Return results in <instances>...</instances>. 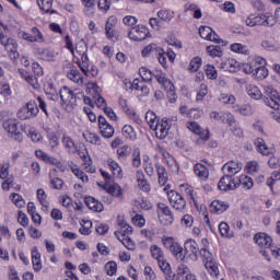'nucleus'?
<instances>
[{"instance_id": "nucleus-2", "label": "nucleus", "mask_w": 280, "mask_h": 280, "mask_svg": "<svg viewBox=\"0 0 280 280\" xmlns=\"http://www.w3.org/2000/svg\"><path fill=\"white\" fill-rule=\"evenodd\" d=\"M117 223L118 226H120V229L115 232L117 240H119V242H121V244L126 246L128 250H132V248H135V243L132 240H130L132 226H130V224H128V222H126V220H124L121 217H118Z\"/></svg>"}, {"instance_id": "nucleus-30", "label": "nucleus", "mask_w": 280, "mask_h": 280, "mask_svg": "<svg viewBox=\"0 0 280 280\" xmlns=\"http://www.w3.org/2000/svg\"><path fill=\"white\" fill-rule=\"evenodd\" d=\"M194 172L199 180H207V178H209V168L203 164H195Z\"/></svg>"}, {"instance_id": "nucleus-17", "label": "nucleus", "mask_w": 280, "mask_h": 280, "mask_svg": "<svg viewBox=\"0 0 280 280\" xmlns=\"http://www.w3.org/2000/svg\"><path fill=\"white\" fill-rule=\"evenodd\" d=\"M98 128L104 139H110L115 135V128L108 124V120L104 116H98Z\"/></svg>"}, {"instance_id": "nucleus-11", "label": "nucleus", "mask_w": 280, "mask_h": 280, "mask_svg": "<svg viewBox=\"0 0 280 280\" xmlns=\"http://www.w3.org/2000/svg\"><path fill=\"white\" fill-rule=\"evenodd\" d=\"M170 205L175 209V211H179L183 213L187 208V201L183 195L178 194L177 191L171 190L167 192Z\"/></svg>"}, {"instance_id": "nucleus-23", "label": "nucleus", "mask_w": 280, "mask_h": 280, "mask_svg": "<svg viewBox=\"0 0 280 280\" xmlns=\"http://www.w3.org/2000/svg\"><path fill=\"white\" fill-rule=\"evenodd\" d=\"M83 5V14L85 16H95V12L97 10V3L95 0H81Z\"/></svg>"}, {"instance_id": "nucleus-26", "label": "nucleus", "mask_w": 280, "mask_h": 280, "mask_svg": "<svg viewBox=\"0 0 280 280\" xmlns=\"http://www.w3.org/2000/svg\"><path fill=\"white\" fill-rule=\"evenodd\" d=\"M107 165L115 178H124V170L121 168V165L117 163V161L113 159L107 160Z\"/></svg>"}, {"instance_id": "nucleus-22", "label": "nucleus", "mask_w": 280, "mask_h": 280, "mask_svg": "<svg viewBox=\"0 0 280 280\" xmlns=\"http://www.w3.org/2000/svg\"><path fill=\"white\" fill-rule=\"evenodd\" d=\"M254 242L260 248H270V244H272V237L268 236L266 233H257L254 235Z\"/></svg>"}, {"instance_id": "nucleus-42", "label": "nucleus", "mask_w": 280, "mask_h": 280, "mask_svg": "<svg viewBox=\"0 0 280 280\" xmlns=\"http://www.w3.org/2000/svg\"><path fill=\"white\" fill-rule=\"evenodd\" d=\"M122 136L125 139H129V141L137 140V131H135V128H132L130 125H125L122 127Z\"/></svg>"}, {"instance_id": "nucleus-32", "label": "nucleus", "mask_w": 280, "mask_h": 280, "mask_svg": "<svg viewBox=\"0 0 280 280\" xmlns=\"http://www.w3.org/2000/svg\"><path fill=\"white\" fill-rule=\"evenodd\" d=\"M155 167L158 172V183L163 187L166 185L170 178L167 175V170H165V166H163L162 164H156Z\"/></svg>"}, {"instance_id": "nucleus-40", "label": "nucleus", "mask_w": 280, "mask_h": 280, "mask_svg": "<svg viewBox=\"0 0 280 280\" xmlns=\"http://www.w3.org/2000/svg\"><path fill=\"white\" fill-rule=\"evenodd\" d=\"M67 78H69L71 82H74V84H78L79 86H82V84H84V79L78 70H70L67 74Z\"/></svg>"}, {"instance_id": "nucleus-50", "label": "nucleus", "mask_w": 280, "mask_h": 280, "mask_svg": "<svg viewBox=\"0 0 280 280\" xmlns=\"http://www.w3.org/2000/svg\"><path fill=\"white\" fill-rule=\"evenodd\" d=\"M240 185H242L243 189L248 191V189H253V185H254L253 178H250L246 175H242L238 178V186Z\"/></svg>"}, {"instance_id": "nucleus-24", "label": "nucleus", "mask_w": 280, "mask_h": 280, "mask_svg": "<svg viewBox=\"0 0 280 280\" xmlns=\"http://www.w3.org/2000/svg\"><path fill=\"white\" fill-rule=\"evenodd\" d=\"M19 74L21 75V78H23V80H25V82H27V84H30V86H33V89H35V90L40 89L38 79L36 77L30 74V72H27L26 70L19 69Z\"/></svg>"}, {"instance_id": "nucleus-4", "label": "nucleus", "mask_w": 280, "mask_h": 280, "mask_svg": "<svg viewBox=\"0 0 280 280\" xmlns=\"http://www.w3.org/2000/svg\"><path fill=\"white\" fill-rule=\"evenodd\" d=\"M38 113H40V109L38 108V103H36V101H28L18 110L16 117L22 121H27V119H34L35 117H37Z\"/></svg>"}, {"instance_id": "nucleus-25", "label": "nucleus", "mask_w": 280, "mask_h": 280, "mask_svg": "<svg viewBox=\"0 0 280 280\" xmlns=\"http://www.w3.org/2000/svg\"><path fill=\"white\" fill-rule=\"evenodd\" d=\"M129 89H131V91H140L142 95L150 94V88L145 85V82L140 81L139 79H135L132 82H129Z\"/></svg>"}, {"instance_id": "nucleus-54", "label": "nucleus", "mask_w": 280, "mask_h": 280, "mask_svg": "<svg viewBox=\"0 0 280 280\" xmlns=\"http://www.w3.org/2000/svg\"><path fill=\"white\" fill-rule=\"evenodd\" d=\"M259 65H266V59H264L262 57H256L252 62H249L250 73L253 75H255V73L257 72Z\"/></svg>"}, {"instance_id": "nucleus-35", "label": "nucleus", "mask_w": 280, "mask_h": 280, "mask_svg": "<svg viewBox=\"0 0 280 280\" xmlns=\"http://www.w3.org/2000/svg\"><path fill=\"white\" fill-rule=\"evenodd\" d=\"M231 51L234 54H242L243 56H249L250 55V48L244 44L234 43L230 46Z\"/></svg>"}, {"instance_id": "nucleus-27", "label": "nucleus", "mask_w": 280, "mask_h": 280, "mask_svg": "<svg viewBox=\"0 0 280 280\" xmlns=\"http://www.w3.org/2000/svg\"><path fill=\"white\" fill-rule=\"evenodd\" d=\"M136 176L139 189L144 192L150 191L151 186L150 183H148V179H145V174L143 173V171H137Z\"/></svg>"}, {"instance_id": "nucleus-49", "label": "nucleus", "mask_w": 280, "mask_h": 280, "mask_svg": "<svg viewBox=\"0 0 280 280\" xmlns=\"http://www.w3.org/2000/svg\"><path fill=\"white\" fill-rule=\"evenodd\" d=\"M163 159H165L168 167H172L173 172H178V162H176V159L172 156L170 153L164 152L162 153Z\"/></svg>"}, {"instance_id": "nucleus-55", "label": "nucleus", "mask_w": 280, "mask_h": 280, "mask_svg": "<svg viewBox=\"0 0 280 280\" xmlns=\"http://www.w3.org/2000/svg\"><path fill=\"white\" fill-rule=\"evenodd\" d=\"M131 152L132 149L128 144L119 147L116 151L118 159H126L127 156H130Z\"/></svg>"}, {"instance_id": "nucleus-52", "label": "nucleus", "mask_w": 280, "mask_h": 280, "mask_svg": "<svg viewBox=\"0 0 280 280\" xmlns=\"http://www.w3.org/2000/svg\"><path fill=\"white\" fill-rule=\"evenodd\" d=\"M37 198L42 207H44V209L47 211V209H49V200H47V194L43 188L37 189Z\"/></svg>"}, {"instance_id": "nucleus-48", "label": "nucleus", "mask_w": 280, "mask_h": 280, "mask_svg": "<svg viewBox=\"0 0 280 280\" xmlns=\"http://www.w3.org/2000/svg\"><path fill=\"white\" fill-rule=\"evenodd\" d=\"M71 172L74 174V176H77V178H79V180L83 183H89V175H86V173L80 170L78 165L72 164Z\"/></svg>"}, {"instance_id": "nucleus-47", "label": "nucleus", "mask_w": 280, "mask_h": 280, "mask_svg": "<svg viewBox=\"0 0 280 280\" xmlns=\"http://www.w3.org/2000/svg\"><path fill=\"white\" fill-rule=\"evenodd\" d=\"M56 173V170L50 171L49 178H50V187L51 189H61L62 185H65V182H62L61 178L54 177V174Z\"/></svg>"}, {"instance_id": "nucleus-15", "label": "nucleus", "mask_w": 280, "mask_h": 280, "mask_svg": "<svg viewBox=\"0 0 280 280\" xmlns=\"http://www.w3.org/2000/svg\"><path fill=\"white\" fill-rule=\"evenodd\" d=\"M187 128L190 130V132L198 135L199 139L197 140V143L199 145H202L206 141H209V129H202L198 122H188Z\"/></svg>"}, {"instance_id": "nucleus-14", "label": "nucleus", "mask_w": 280, "mask_h": 280, "mask_svg": "<svg viewBox=\"0 0 280 280\" xmlns=\"http://www.w3.org/2000/svg\"><path fill=\"white\" fill-rule=\"evenodd\" d=\"M3 129L8 135H11L12 138H14L15 141H23V136L21 132H19V124L16 122V119L9 118L3 121Z\"/></svg>"}, {"instance_id": "nucleus-41", "label": "nucleus", "mask_w": 280, "mask_h": 280, "mask_svg": "<svg viewBox=\"0 0 280 280\" xmlns=\"http://www.w3.org/2000/svg\"><path fill=\"white\" fill-rule=\"evenodd\" d=\"M143 170L147 176L149 177L154 176V164L152 163V160L148 155H144L143 158Z\"/></svg>"}, {"instance_id": "nucleus-12", "label": "nucleus", "mask_w": 280, "mask_h": 280, "mask_svg": "<svg viewBox=\"0 0 280 280\" xmlns=\"http://www.w3.org/2000/svg\"><path fill=\"white\" fill-rule=\"evenodd\" d=\"M184 250L186 259H190V261H196L198 259V255H200V247L194 238H188L184 243Z\"/></svg>"}, {"instance_id": "nucleus-59", "label": "nucleus", "mask_w": 280, "mask_h": 280, "mask_svg": "<svg viewBox=\"0 0 280 280\" xmlns=\"http://www.w3.org/2000/svg\"><path fill=\"white\" fill-rule=\"evenodd\" d=\"M177 243L178 242H176V240L172 236L162 237V244H163L164 248H166V250H171Z\"/></svg>"}, {"instance_id": "nucleus-44", "label": "nucleus", "mask_w": 280, "mask_h": 280, "mask_svg": "<svg viewBox=\"0 0 280 280\" xmlns=\"http://www.w3.org/2000/svg\"><path fill=\"white\" fill-rule=\"evenodd\" d=\"M131 164H132V167H136V170H139V167H141V149L140 148H136L132 151Z\"/></svg>"}, {"instance_id": "nucleus-13", "label": "nucleus", "mask_w": 280, "mask_h": 280, "mask_svg": "<svg viewBox=\"0 0 280 280\" xmlns=\"http://www.w3.org/2000/svg\"><path fill=\"white\" fill-rule=\"evenodd\" d=\"M149 35L150 31L144 25H136L128 33V37L130 38V40H133L136 43L145 40Z\"/></svg>"}, {"instance_id": "nucleus-29", "label": "nucleus", "mask_w": 280, "mask_h": 280, "mask_svg": "<svg viewBox=\"0 0 280 280\" xmlns=\"http://www.w3.org/2000/svg\"><path fill=\"white\" fill-rule=\"evenodd\" d=\"M85 205L91 209V211H95L97 213H101V211H104V205L100 200L95 199L94 197H86Z\"/></svg>"}, {"instance_id": "nucleus-6", "label": "nucleus", "mask_w": 280, "mask_h": 280, "mask_svg": "<svg viewBox=\"0 0 280 280\" xmlns=\"http://www.w3.org/2000/svg\"><path fill=\"white\" fill-rule=\"evenodd\" d=\"M75 51L78 56H80L81 61L78 62L81 71L84 73V75L89 74V55L86 52L89 51V46H86V42L84 39H81L78 42L75 46Z\"/></svg>"}, {"instance_id": "nucleus-33", "label": "nucleus", "mask_w": 280, "mask_h": 280, "mask_svg": "<svg viewBox=\"0 0 280 280\" xmlns=\"http://www.w3.org/2000/svg\"><path fill=\"white\" fill-rule=\"evenodd\" d=\"M246 91H247V95H249V97L252 100H262L264 98V93H261V90H259V88L255 84H248L246 86Z\"/></svg>"}, {"instance_id": "nucleus-7", "label": "nucleus", "mask_w": 280, "mask_h": 280, "mask_svg": "<svg viewBox=\"0 0 280 280\" xmlns=\"http://www.w3.org/2000/svg\"><path fill=\"white\" fill-rule=\"evenodd\" d=\"M60 100H61V106L66 110H73V107L75 106V103L78 102V96H75V93H73V90L63 86L59 91Z\"/></svg>"}, {"instance_id": "nucleus-53", "label": "nucleus", "mask_w": 280, "mask_h": 280, "mask_svg": "<svg viewBox=\"0 0 280 280\" xmlns=\"http://www.w3.org/2000/svg\"><path fill=\"white\" fill-rule=\"evenodd\" d=\"M24 132L27 135V137H30V139L34 143H38V141H42L43 139V136L40 135V132L36 131V129L34 128H28V130H24Z\"/></svg>"}, {"instance_id": "nucleus-38", "label": "nucleus", "mask_w": 280, "mask_h": 280, "mask_svg": "<svg viewBox=\"0 0 280 280\" xmlns=\"http://www.w3.org/2000/svg\"><path fill=\"white\" fill-rule=\"evenodd\" d=\"M256 150L262 154V156H268L270 154V148L266 145V141L261 138L255 140Z\"/></svg>"}, {"instance_id": "nucleus-34", "label": "nucleus", "mask_w": 280, "mask_h": 280, "mask_svg": "<svg viewBox=\"0 0 280 280\" xmlns=\"http://www.w3.org/2000/svg\"><path fill=\"white\" fill-rule=\"evenodd\" d=\"M104 189L114 198H121L124 196V189H121L119 184H110L109 186H105Z\"/></svg>"}, {"instance_id": "nucleus-63", "label": "nucleus", "mask_w": 280, "mask_h": 280, "mask_svg": "<svg viewBox=\"0 0 280 280\" xmlns=\"http://www.w3.org/2000/svg\"><path fill=\"white\" fill-rule=\"evenodd\" d=\"M247 174H257L259 172V163L257 161H252L246 164Z\"/></svg>"}, {"instance_id": "nucleus-21", "label": "nucleus", "mask_w": 280, "mask_h": 280, "mask_svg": "<svg viewBox=\"0 0 280 280\" xmlns=\"http://www.w3.org/2000/svg\"><path fill=\"white\" fill-rule=\"evenodd\" d=\"M219 69L229 71L230 73H237L240 71V62L235 59H226L219 63Z\"/></svg>"}, {"instance_id": "nucleus-58", "label": "nucleus", "mask_w": 280, "mask_h": 280, "mask_svg": "<svg viewBox=\"0 0 280 280\" xmlns=\"http://www.w3.org/2000/svg\"><path fill=\"white\" fill-rule=\"evenodd\" d=\"M254 75L257 80H266V78H268V69H266V65H259Z\"/></svg>"}, {"instance_id": "nucleus-10", "label": "nucleus", "mask_w": 280, "mask_h": 280, "mask_svg": "<svg viewBox=\"0 0 280 280\" xmlns=\"http://www.w3.org/2000/svg\"><path fill=\"white\" fill-rule=\"evenodd\" d=\"M237 187H240V177H233L226 174L218 183V189L220 191H234Z\"/></svg>"}, {"instance_id": "nucleus-60", "label": "nucleus", "mask_w": 280, "mask_h": 280, "mask_svg": "<svg viewBox=\"0 0 280 280\" xmlns=\"http://www.w3.org/2000/svg\"><path fill=\"white\" fill-rule=\"evenodd\" d=\"M62 145L63 148H66V150H68L69 152H71V150H73V148H75V142H73V139H71V137L69 136H63L62 137Z\"/></svg>"}, {"instance_id": "nucleus-5", "label": "nucleus", "mask_w": 280, "mask_h": 280, "mask_svg": "<svg viewBox=\"0 0 280 280\" xmlns=\"http://www.w3.org/2000/svg\"><path fill=\"white\" fill-rule=\"evenodd\" d=\"M262 100L269 108H273V110H279L280 108V97L279 92L275 90L271 85H262Z\"/></svg>"}, {"instance_id": "nucleus-28", "label": "nucleus", "mask_w": 280, "mask_h": 280, "mask_svg": "<svg viewBox=\"0 0 280 280\" xmlns=\"http://www.w3.org/2000/svg\"><path fill=\"white\" fill-rule=\"evenodd\" d=\"M233 110H234V113H237L238 115H243V117H250V115H253V113H255V109L253 108V105H250V104L234 105Z\"/></svg>"}, {"instance_id": "nucleus-39", "label": "nucleus", "mask_w": 280, "mask_h": 280, "mask_svg": "<svg viewBox=\"0 0 280 280\" xmlns=\"http://www.w3.org/2000/svg\"><path fill=\"white\" fill-rule=\"evenodd\" d=\"M151 257L156 261L165 258V252L159 245H151L150 246Z\"/></svg>"}, {"instance_id": "nucleus-64", "label": "nucleus", "mask_w": 280, "mask_h": 280, "mask_svg": "<svg viewBox=\"0 0 280 280\" xmlns=\"http://www.w3.org/2000/svg\"><path fill=\"white\" fill-rule=\"evenodd\" d=\"M105 271H106V275H108L109 277H113V275L117 272V262L109 261L105 264Z\"/></svg>"}, {"instance_id": "nucleus-62", "label": "nucleus", "mask_w": 280, "mask_h": 280, "mask_svg": "<svg viewBox=\"0 0 280 280\" xmlns=\"http://www.w3.org/2000/svg\"><path fill=\"white\" fill-rule=\"evenodd\" d=\"M260 45L266 51H277V45L270 39H264Z\"/></svg>"}, {"instance_id": "nucleus-37", "label": "nucleus", "mask_w": 280, "mask_h": 280, "mask_svg": "<svg viewBox=\"0 0 280 280\" xmlns=\"http://www.w3.org/2000/svg\"><path fill=\"white\" fill-rule=\"evenodd\" d=\"M174 16H176V13L172 10L162 9L158 12V19H160V21H164L165 23H170Z\"/></svg>"}, {"instance_id": "nucleus-36", "label": "nucleus", "mask_w": 280, "mask_h": 280, "mask_svg": "<svg viewBox=\"0 0 280 280\" xmlns=\"http://www.w3.org/2000/svg\"><path fill=\"white\" fill-rule=\"evenodd\" d=\"M39 54V58L42 60H45L46 62H51L54 60H56V52H54V50L48 49V48H40L38 50Z\"/></svg>"}, {"instance_id": "nucleus-3", "label": "nucleus", "mask_w": 280, "mask_h": 280, "mask_svg": "<svg viewBox=\"0 0 280 280\" xmlns=\"http://www.w3.org/2000/svg\"><path fill=\"white\" fill-rule=\"evenodd\" d=\"M245 23L248 27H255L257 25H262L264 27H272V25H275V18L272 16V13H253L245 19Z\"/></svg>"}, {"instance_id": "nucleus-16", "label": "nucleus", "mask_w": 280, "mask_h": 280, "mask_svg": "<svg viewBox=\"0 0 280 280\" xmlns=\"http://www.w3.org/2000/svg\"><path fill=\"white\" fill-rule=\"evenodd\" d=\"M0 45H3L7 51H11L14 58L19 56V51H16V47H19V45L14 39L8 38V35L5 34V30H3L1 26H0Z\"/></svg>"}, {"instance_id": "nucleus-20", "label": "nucleus", "mask_w": 280, "mask_h": 280, "mask_svg": "<svg viewBox=\"0 0 280 280\" xmlns=\"http://www.w3.org/2000/svg\"><path fill=\"white\" fill-rule=\"evenodd\" d=\"M243 164L240 161H229L222 166V172L228 175L235 177L236 174L242 172Z\"/></svg>"}, {"instance_id": "nucleus-57", "label": "nucleus", "mask_w": 280, "mask_h": 280, "mask_svg": "<svg viewBox=\"0 0 280 280\" xmlns=\"http://www.w3.org/2000/svg\"><path fill=\"white\" fill-rule=\"evenodd\" d=\"M219 101L223 104H229L230 106H233L235 102H237V98H235V95L233 94H221L219 97Z\"/></svg>"}, {"instance_id": "nucleus-46", "label": "nucleus", "mask_w": 280, "mask_h": 280, "mask_svg": "<svg viewBox=\"0 0 280 280\" xmlns=\"http://www.w3.org/2000/svg\"><path fill=\"white\" fill-rule=\"evenodd\" d=\"M172 255L178 260V261H185V254L183 253V246H180L178 243H175V246L168 249Z\"/></svg>"}, {"instance_id": "nucleus-9", "label": "nucleus", "mask_w": 280, "mask_h": 280, "mask_svg": "<svg viewBox=\"0 0 280 280\" xmlns=\"http://www.w3.org/2000/svg\"><path fill=\"white\" fill-rule=\"evenodd\" d=\"M158 218L161 224H164V226L174 224V212H172L170 206L165 203H158Z\"/></svg>"}, {"instance_id": "nucleus-18", "label": "nucleus", "mask_w": 280, "mask_h": 280, "mask_svg": "<svg viewBox=\"0 0 280 280\" xmlns=\"http://www.w3.org/2000/svg\"><path fill=\"white\" fill-rule=\"evenodd\" d=\"M199 36L203 38V40H210L211 43L220 44L222 39L220 36L213 32V28L210 26H200Z\"/></svg>"}, {"instance_id": "nucleus-45", "label": "nucleus", "mask_w": 280, "mask_h": 280, "mask_svg": "<svg viewBox=\"0 0 280 280\" xmlns=\"http://www.w3.org/2000/svg\"><path fill=\"white\" fill-rule=\"evenodd\" d=\"M83 137L88 143H92L93 145H100L102 143V139H100V136L97 133L86 131L83 133Z\"/></svg>"}, {"instance_id": "nucleus-56", "label": "nucleus", "mask_w": 280, "mask_h": 280, "mask_svg": "<svg viewBox=\"0 0 280 280\" xmlns=\"http://www.w3.org/2000/svg\"><path fill=\"white\" fill-rule=\"evenodd\" d=\"M219 233L222 237H233V234H231V228L226 222H221L219 224Z\"/></svg>"}, {"instance_id": "nucleus-1", "label": "nucleus", "mask_w": 280, "mask_h": 280, "mask_svg": "<svg viewBox=\"0 0 280 280\" xmlns=\"http://www.w3.org/2000/svg\"><path fill=\"white\" fill-rule=\"evenodd\" d=\"M145 121L151 130H154L158 139H165L170 135V119L167 117L159 120L156 114L152 110H148L145 114Z\"/></svg>"}, {"instance_id": "nucleus-31", "label": "nucleus", "mask_w": 280, "mask_h": 280, "mask_svg": "<svg viewBox=\"0 0 280 280\" xmlns=\"http://www.w3.org/2000/svg\"><path fill=\"white\" fill-rule=\"evenodd\" d=\"M229 209V205L224 201L214 200L210 203V211L211 213H217L220 215L221 213H224Z\"/></svg>"}, {"instance_id": "nucleus-19", "label": "nucleus", "mask_w": 280, "mask_h": 280, "mask_svg": "<svg viewBox=\"0 0 280 280\" xmlns=\"http://www.w3.org/2000/svg\"><path fill=\"white\" fill-rule=\"evenodd\" d=\"M205 268L211 275V277H218L220 275V269H218V262L213 258V254H207L203 256Z\"/></svg>"}, {"instance_id": "nucleus-43", "label": "nucleus", "mask_w": 280, "mask_h": 280, "mask_svg": "<svg viewBox=\"0 0 280 280\" xmlns=\"http://www.w3.org/2000/svg\"><path fill=\"white\" fill-rule=\"evenodd\" d=\"M37 3L43 12H50V14H54L56 12L51 9L54 8V0H37Z\"/></svg>"}, {"instance_id": "nucleus-51", "label": "nucleus", "mask_w": 280, "mask_h": 280, "mask_svg": "<svg viewBox=\"0 0 280 280\" xmlns=\"http://www.w3.org/2000/svg\"><path fill=\"white\" fill-rule=\"evenodd\" d=\"M139 74L144 82H152V78H154V72H152L147 67H142L139 69Z\"/></svg>"}, {"instance_id": "nucleus-61", "label": "nucleus", "mask_w": 280, "mask_h": 280, "mask_svg": "<svg viewBox=\"0 0 280 280\" xmlns=\"http://www.w3.org/2000/svg\"><path fill=\"white\" fill-rule=\"evenodd\" d=\"M207 52L209 54V56L220 58V56H222V48L220 46H208Z\"/></svg>"}, {"instance_id": "nucleus-8", "label": "nucleus", "mask_w": 280, "mask_h": 280, "mask_svg": "<svg viewBox=\"0 0 280 280\" xmlns=\"http://www.w3.org/2000/svg\"><path fill=\"white\" fill-rule=\"evenodd\" d=\"M153 78H155L156 82H159V84H161L163 89L167 91V96L173 97L171 98V102H176V93H174L176 88L174 86V83L170 81V79L165 78V73H163V71L156 70L153 74Z\"/></svg>"}]
</instances>
